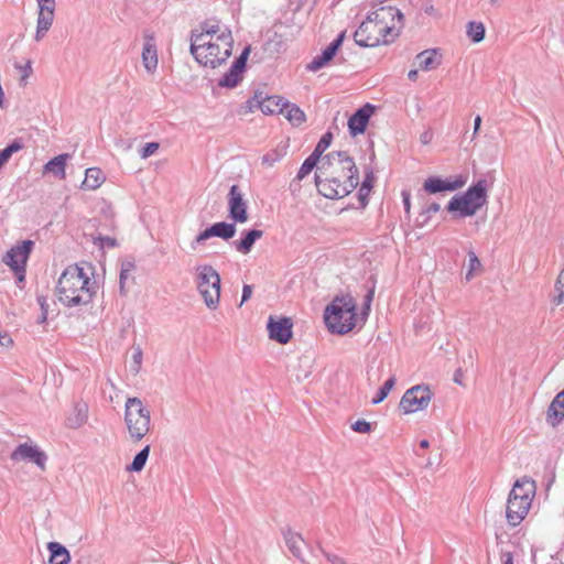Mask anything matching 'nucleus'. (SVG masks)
I'll use <instances>...</instances> for the list:
<instances>
[{"instance_id":"f257e3e1","label":"nucleus","mask_w":564,"mask_h":564,"mask_svg":"<svg viewBox=\"0 0 564 564\" xmlns=\"http://www.w3.org/2000/svg\"><path fill=\"white\" fill-rule=\"evenodd\" d=\"M317 192L328 199L350 194L359 184V172L354 159L346 151L324 155L315 172Z\"/></svg>"},{"instance_id":"f03ea898","label":"nucleus","mask_w":564,"mask_h":564,"mask_svg":"<svg viewBox=\"0 0 564 564\" xmlns=\"http://www.w3.org/2000/svg\"><path fill=\"white\" fill-rule=\"evenodd\" d=\"M56 290L58 300L67 307L87 305L96 294L95 282L90 284V279L77 264L68 265L63 271Z\"/></svg>"},{"instance_id":"7ed1b4c3","label":"nucleus","mask_w":564,"mask_h":564,"mask_svg":"<svg viewBox=\"0 0 564 564\" xmlns=\"http://www.w3.org/2000/svg\"><path fill=\"white\" fill-rule=\"evenodd\" d=\"M356 301L350 294L336 295L324 311V321L332 334L349 333L356 326Z\"/></svg>"},{"instance_id":"20e7f679","label":"nucleus","mask_w":564,"mask_h":564,"mask_svg":"<svg viewBox=\"0 0 564 564\" xmlns=\"http://www.w3.org/2000/svg\"><path fill=\"white\" fill-rule=\"evenodd\" d=\"M487 181L478 180L470 185L464 193L454 195L446 209L454 214V218H465L474 216L487 203Z\"/></svg>"},{"instance_id":"39448f33","label":"nucleus","mask_w":564,"mask_h":564,"mask_svg":"<svg viewBox=\"0 0 564 564\" xmlns=\"http://www.w3.org/2000/svg\"><path fill=\"white\" fill-rule=\"evenodd\" d=\"M124 423L133 443L140 442L151 427L150 410L137 397L128 398L124 404Z\"/></svg>"},{"instance_id":"423d86ee","label":"nucleus","mask_w":564,"mask_h":564,"mask_svg":"<svg viewBox=\"0 0 564 564\" xmlns=\"http://www.w3.org/2000/svg\"><path fill=\"white\" fill-rule=\"evenodd\" d=\"M219 43H205V47L197 51L198 64L216 68L224 64L232 53L234 39L231 31L226 29L217 36Z\"/></svg>"},{"instance_id":"0eeeda50","label":"nucleus","mask_w":564,"mask_h":564,"mask_svg":"<svg viewBox=\"0 0 564 564\" xmlns=\"http://www.w3.org/2000/svg\"><path fill=\"white\" fill-rule=\"evenodd\" d=\"M35 242L30 239L22 240L12 246L2 257V262L7 264L14 274L17 285L22 289L25 283L26 265L30 256L34 249Z\"/></svg>"},{"instance_id":"6e6552de","label":"nucleus","mask_w":564,"mask_h":564,"mask_svg":"<svg viewBox=\"0 0 564 564\" xmlns=\"http://www.w3.org/2000/svg\"><path fill=\"white\" fill-rule=\"evenodd\" d=\"M196 284L204 303L209 310H216L220 299V275L210 264L197 267Z\"/></svg>"},{"instance_id":"1a4fd4ad","label":"nucleus","mask_w":564,"mask_h":564,"mask_svg":"<svg viewBox=\"0 0 564 564\" xmlns=\"http://www.w3.org/2000/svg\"><path fill=\"white\" fill-rule=\"evenodd\" d=\"M433 397L432 391L426 384H417L405 391L401 401L400 408L404 413H414L424 410L430 404Z\"/></svg>"},{"instance_id":"9d476101","label":"nucleus","mask_w":564,"mask_h":564,"mask_svg":"<svg viewBox=\"0 0 564 564\" xmlns=\"http://www.w3.org/2000/svg\"><path fill=\"white\" fill-rule=\"evenodd\" d=\"M269 338L281 345L288 344L293 337V322L290 317L270 315L267 322Z\"/></svg>"},{"instance_id":"9b49d317","label":"nucleus","mask_w":564,"mask_h":564,"mask_svg":"<svg viewBox=\"0 0 564 564\" xmlns=\"http://www.w3.org/2000/svg\"><path fill=\"white\" fill-rule=\"evenodd\" d=\"M10 458L13 462L28 460L34 463L43 471L46 469L47 455L36 445L19 444L11 453Z\"/></svg>"},{"instance_id":"f8f14e48","label":"nucleus","mask_w":564,"mask_h":564,"mask_svg":"<svg viewBox=\"0 0 564 564\" xmlns=\"http://www.w3.org/2000/svg\"><path fill=\"white\" fill-rule=\"evenodd\" d=\"M467 183V176L457 175L454 177L442 178L440 176H430L424 181L423 189L429 194L443 192H454L462 188Z\"/></svg>"},{"instance_id":"ddd939ff","label":"nucleus","mask_w":564,"mask_h":564,"mask_svg":"<svg viewBox=\"0 0 564 564\" xmlns=\"http://www.w3.org/2000/svg\"><path fill=\"white\" fill-rule=\"evenodd\" d=\"M237 231L236 223L218 221L213 224L200 231L195 239L192 241V248L196 249L197 245L210 239L212 237H218L224 240H229L235 237Z\"/></svg>"},{"instance_id":"4468645a","label":"nucleus","mask_w":564,"mask_h":564,"mask_svg":"<svg viewBox=\"0 0 564 564\" xmlns=\"http://www.w3.org/2000/svg\"><path fill=\"white\" fill-rule=\"evenodd\" d=\"M247 202L237 184H234L228 193V213L229 218L235 223H246L248 220Z\"/></svg>"},{"instance_id":"2eb2a0df","label":"nucleus","mask_w":564,"mask_h":564,"mask_svg":"<svg viewBox=\"0 0 564 564\" xmlns=\"http://www.w3.org/2000/svg\"><path fill=\"white\" fill-rule=\"evenodd\" d=\"M39 4L35 41H41L51 29L56 8L55 0H36Z\"/></svg>"},{"instance_id":"dca6fc26","label":"nucleus","mask_w":564,"mask_h":564,"mask_svg":"<svg viewBox=\"0 0 564 564\" xmlns=\"http://www.w3.org/2000/svg\"><path fill=\"white\" fill-rule=\"evenodd\" d=\"M376 110V106L367 102L358 108L348 119V131L356 137L366 131L368 122Z\"/></svg>"},{"instance_id":"f3484780","label":"nucleus","mask_w":564,"mask_h":564,"mask_svg":"<svg viewBox=\"0 0 564 564\" xmlns=\"http://www.w3.org/2000/svg\"><path fill=\"white\" fill-rule=\"evenodd\" d=\"M219 31V25L217 21L212 22L210 20H206L200 23L199 30H192L191 32V45H189V52L192 56L195 59H198L197 57V51H200V48L205 47V43H200L203 37L205 35H214L217 34Z\"/></svg>"},{"instance_id":"a211bd4d","label":"nucleus","mask_w":564,"mask_h":564,"mask_svg":"<svg viewBox=\"0 0 564 564\" xmlns=\"http://www.w3.org/2000/svg\"><path fill=\"white\" fill-rule=\"evenodd\" d=\"M531 506H525V502L514 496L508 497L506 506L507 521L511 527L519 525L529 512Z\"/></svg>"},{"instance_id":"6ab92c4d","label":"nucleus","mask_w":564,"mask_h":564,"mask_svg":"<svg viewBox=\"0 0 564 564\" xmlns=\"http://www.w3.org/2000/svg\"><path fill=\"white\" fill-rule=\"evenodd\" d=\"M388 35V26H380L371 29L367 28L366 32L364 33L362 37H359L356 35V32L354 33V40L355 43L361 47H375L378 46L380 43L387 44Z\"/></svg>"},{"instance_id":"aec40b11","label":"nucleus","mask_w":564,"mask_h":564,"mask_svg":"<svg viewBox=\"0 0 564 564\" xmlns=\"http://www.w3.org/2000/svg\"><path fill=\"white\" fill-rule=\"evenodd\" d=\"M144 36V45L142 50V62L144 68L152 73L155 70L158 66V50L155 44V36L153 32L145 30L143 33Z\"/></svg>"},{"instance_id":"412c9836","label":"nucleus","mask_w":564,"mask_h":564,"mask_svg":"<svg viewBox=\"0 0 564 564\" xmlns=\"http://www.w3.org/2000/svg\"><path fill=\"white\" fill-rule=\"evenodd\" d=\"M535 490V481L528 477H522L516 480L509 495L524 501L525 506H531Z\"/></svg>"},{"instance_id":"4be33fe9","label":"nucleus","mask_w":564,"mask_h":564,"mask_svg":"<svg viewBox=\"0 0 564 564\" xmlns=\"http://www.w3.org/2000/svg\"><path fill=\"white\" fill-rule=\"evenodd\" d=\"M282 535L292 555L296 557L300 562L305 564L306 561L301 550V544L305 542L303 536L300 533L292 531L290 527L282 530Z\"/></svg>"},{"instance_id":"5701e85b","label":"nucleus","mask_w":564,"mask_h":564,"mask_svg":"<svg viewBox=\"0 0 564 564\" xmlns=\"http://www.w3.org/2000/svg\"><path fill=\"white\" fill-rule=\"evenodd\" d=\"M564 420V389L552 400L546 412V421L556 426Z\"/></svg>"},{"instance_id":"b1692460","label":"nucleus","mask_w":564,"mask_h":564,"mask_svg":"<svg viewBox=\"0 0 564 564\" xmlns=\"http://www.w3.org/2000/svg\"><path fill=\"white\" fill-rule=\"evenodd\" d=\"M263 236V231L260 229H249L242 232L239 240L234 241V247L238 252L247 254L251 251L254 242Z\"/></svg>"},{"instance_id":"393cba45","label":"nucleus","mask_w":564,"mask_h":564,"mask_svg":"<svg viewBox=\"0 0 564 564\" xmlns=\"http://www.w3.org/2000/svg\"><path fill=\"white\" fill-rule=\"evenodd\" d=\"M386 7L380 6V8L372 10L368 13L365 21L361 22L359 28L356 30V35L359 37L364 36V33L366 32L367 28L375 29L380 26H388V24L384 23V17L380 15V11H384Z\"/></svg>"},{"instance_id":"a878e982","label":"nucleus","mask_w":564,"mask_h":564,"mask_svg":"<svg viewBox=\"0 0 564 564\" xmlns=\"http://www.w3.org/2000/svg\"><path fill=\"white\" fill-rule=\"evenodd\" d=\"M417 66L421 70H432L441 65V56L437 57V51L435 48L425 50L419 53L415 57Z\"/></svg>"},{"instance_id":"bb28decb","label":"nucleus","mask_w":564,"mask_h":564,"mask_svg":"<svg viewBox=\"0 0 564 564\" xmlns=\"http://www.w3.org/2000/svg\"><path fill=\"white\" fill-rule=\"evenodd\" d=\"M285 106L288 101L283 97L263 95L261 111L264 115L284 113Z\"/></svg>"},{"instance_id":"cd10ccee","label":"nucleus","mask_w":564,"mask_h":564,"mask_svg":"<svg viewBox=\"0 0 564 564\" xmlns=\"http://www.w3.org/2000/svg\"><path fill=\"white\" fill-rule=\"evenodd\" d=\"M243 73L245 69L232 63L228 72L218 80V86L224 88L237 87L243 78Z\"/></svg>"},{"instance_id":"c85d7f7f","label":"nucleus","mask_w":564,"mask_h":564,"mask_svg":"<svg viewBox=\"0 0 564 564\" xmlns=\"http://www.w3.org/2000/svg\"><path fill=\"white\" fill-rule=\"evenodd\" d=\"M47 550L50 551V564H68L70 561V555L68 550L58 542H50L47 544Z\"/></svg>"},{"instance_id":"c756f323","label":"nucleus","mask_w":564,"mask_h":564,"mask_svg":"<svg viewBox=\"0 0 564 564\" xmlns=\"http://www.w3.org/2000/svg\"><path fill=\"white\" fill-rule=\"evenodd\" d=\"M106 180L104 172L99 167H89L85 172V178L82 183L83 189H97Z\"/></svg>"},{"instance_id":"7c9ffc66","label":"nucleus","mask_w":564,"mask_h":564,"mask_svg":"<svg viewBox=\"0 0 564 564\" xmlns=\"http://www.w3.org/2000/svg\"><path fill=\"white\" fill-rule=\"evenodd\" d=\"M88 419V406L86 403H76L73 413L67 417L66 424L69 429L83 426Z\"/></svg>"},{"instance_id":"2f4dec72","label":"nucleus","mask_w":564,"mask_h":564,"mask_svg":"<svg viewBox=\"0 0 564 564\" xmlns=\"http://www.w3.org/2000/svg\"><path fill=\"white\" fill-rule=\"evenodd\" d=\"M68 158L69 154L63 153L51 159L44 165V172L52 173L54 176H57L59 178H65V166Z\"/></svg>"},{"instance_id":"473e14b6","label":"nucleus","mask_w":564,"mask_h":564,"mask_svg":"<svg viewBox=\"0 0 564 564\" xmlns=\"http://www.w3.org/2000/svg\"><path fill=\"white\" fill-rule=\"evenodd\" d=\"M441 209V206L438 203L433 202L424 207H422L421 212L419 213L417 217L415 218L414 225L417 228H423L426 226L432 217V215L438 213Z\"/></svg>"},{"instance_id":"72a5a7b5","label":"nucleus","mask_w":564,"mask_h":564,"mask_svg":"<svg viewBox=\"0 0 564 564\" xmlns=\"http://www.w3.org/2000/svg\"><path fill=\"white\" fill-rule=\"evenodd\" d=\"M150 455V445H145L141 451H139L134 457L131 464L126 466V470L130 473H139L141 471L149 458Z\"/></svg>"},{"instance_id":"f704fd0d","label":"nucleus","mask_w":564,"mask_h":564,"mask_svg":"<svg viewBox=\"0 0 564 564\" xmlns=\"http://www.w3.org/2000/svg\"><path fill=\"white\" fill-rule=\"evenodd\" d=\"M284 109H286L285 118L292 123V126L299 127L306 120L304 111L295 104H290L288 101V106H285Z\"/></svg>"},{"instance_id":"c9c22d12","label":"nucleus","mask_w":564,"mask_h":564,"mask_svg":"<svg viewBox=\"0 0 564 564\" xmlns=\"http://www.w3.org/2000/svg\"><path fill=\"white\" fill-rule=\"evenodd\" d=\"M24 148V142L21 138L14 139L10 144H8L4 149L0 150V170L3 167L6 163L11 159L12 154L22 150Z\"/></svg>"},{"instance_id":"e433bc0d","label":"nucleus","mask_w":564,"mask_h":564,"mask_svg":"<svg viewBox=\"0 0 564 564\" xmlns=\"http://www.w3.org/2000/svg\"><path fill=\"white\" fill-rule=\"evenodd\" d=\"M345 40V31L340 32L335 40H333L323 51L322 56L329 63L335 55L337 54L338 50L343 45V42Z\"/></svg>"},{"instance_id":"4c0bfd02","label":"nucleus","mask_w":564,"mask_h":564,"mask_svg":"<svg viewBox=\"0 0 564 564\" xmlns=\"http://www.w3.org/2000/svg\"><path fill=\"white\" fill-rule=\"evenodd\" d=\"M466 28V34L474 43H479L485 39L486 29L481 22L470 21Z\"/></svg>"},{"instance_id":"58836bf2","label":"nucleus","mask_w":564,"mask_h":564,"mask_svg":"<svg viewBox=\"0 0 564 564\" xmlns=\"http://www.w3.org/2000/svg\"><path fill=\"white\" fill-rule=\"evenodd\" d=\"M322 160L317 159L315 155L313 154H310L305 160L304 162L302 163L299 172H297V175H296V178L297 180H303L306 175H308L315 167L317 169V166L321 164Z\"/></svg>"},{"instance_id":"ea45409f","label":"nucleus","mask_w":564,"mask_h":564,"mask_svg":"<svg viewBox=\"0 0 564 564\" xmlns=\"http://www.w3.org/2000/svg\"><path fill=\"white\" fill-rule=\"evenodd\" d=\"M372 173H367L358 191V198L361 204V207H365L368 203L367 197L372 188Z\"/></svg>"},{"instance_id":"a19ab883","label":"nucleus","mask_w":564,"mask_h":564,"mask_svg":"<svg viewBox=\"0 0 564 564\" xmlns=\"http://www.w3.org/2000/svg\"><path fill=\"white\" fill-rule=\"evenodd\" d=\"M286 153V145L278 147L276 149H273L265 153L262 156V164H265L268 166H272L274 163L280 161Z\"/></svg>"},{"instance_id":"79ce46f5","label":"nucleus","mask_w":564,"mask_h":564,"mask_svg":"<svg viewBox=\"0 0 564 564\" xmlns=\"http://www.w3.org/2000/svg\"><path fill=\"white\" fill-rule=\"evenodd\" d=\"M332 141H333L332 132L328 131V132L324 133L311 154H313L317 159L322 160L324 158L323 153L330 145Z\"/></svg>"},{"instance_id":"37998d69","label":"nucleus","mask_w":564,"mask_h":564,"mask_svg":"<svg viewBox=\"0 0 564 564\" xmlns=\"http://www.w3.org/2000/svg\"><path fill=\"white\" fill-rule=\"evenodd\" d=\"M351 430L360 434H369L377 427V422H368L366 420H357L350 425Z\"/></svg>"},{"instance_id":"c03bdc74","label":"nucleus","mask_w":564,"mask_h":564,"mask_svg":"<svg viewBox=\"0 0 564 564\" xmlns=\"http://www.w3.org/2000/svg\"><path fill=\"white\" fill-rule=\"evenodd\" d=\"M395 20H397V23H393V25H390V42L400 35V32L403 28L404 17L401 13V11L398 9L395 10V14L392 15V21L394 22Z\"/></svg>"},{"instance_id":"a18cd8bd","label":"nucleus","mask_w":564,"mask_h":564,"mask_svg":"<svg viewBox=\"0 0 564 564\" xmlns=\"http://www.w3.org/2000/svg\"><path fill=\"white\" fill-rule=\"evenodd\" d=\"M262 97H263V93L260 90H256L254 95L252 97H250L243 106L246 108V112L253 111L254 109L261 110Z\"/></svg>"},{"instance_id":"49530a36","label":"nucleus","mask_w":564,"mask_h":564,"mask_svg":"<svg viewBox=\"0 0 564 564\" xmlns=\"http://www.w3.org/2000/svg\"><path fill=\"white\" fill-rule=\"evenodd\" d=\"M316 546L330 564H347L341 556L326 551L321 541L316 542Z\"/></svg>"},{"instance_id":"de8ad7c7","label":"nucleus","mask_w":564,"mask_h":564,"mask_svg":"<svg viewBox=\"0 0 564 564\" xmlns=\"http://www.w3.org/2000/svg\"><path fill=\"white\" fill-rule=\"evenodd\" d=\"M554 305L564 303V281L557 276L555 282V295L552 299Z\"/></svg>"},{"instance_id":"09e8293b","label":"nucleus","mask_w":564,"mask_h":564,"mask_svg":"<svg viewBox=\"0 0 564 564\" xmlns=\"http://www.w3.org/2000/svg\"><path fill=\"white\" fill-rule=\"evenodd\" d=\"M94 243L99 245L100 247L107 246L108 248H115L118 246V241L116 238L102 235H98L97 237H95Z\"/></svg>"},{"instance_id":"8fccbe9b","label":"nucleus","mask_w":564,"mask_h":564,"mask_svg":"<svg viewBox=\"0 0 564 564\" xmlns=\"http://www.w3.org/2000/svg\"><path fill=\"white\" fill-rule=\"evenodd\" d=\"M327 61L323 58L322 54L316 55L306 66V68L311 72H317L321 68L325 67L327 65Z\"/></svg>"},{"instance_id":"3c124183","label":"nucleus","mask_w":564,"mask_h":564,"mask_svg":"<svg viewBox=\"0 0 564 564\" xmlns=\"http://www.w3.org/2000/svg\"><path fill=\"white\" fill-rule=\"evenodd\" d=\"M468 258H469V270L468 272L466 273V279L467 280H470V278L473 276V271L477 268H479L481 265L478 257L476 256V253L470 250L468 252Z\"/></svg>"},{"instance_id":"603ef678","label":"nucleus","mask_w":564,"mask_h":564,"mask_svg":"<svg viewBox=\"0 0 564 564\" xmlns=\"http://www.w3.org/2000/svg\"><path fill=\"white\" fill-rule=\"evenodd\" d=\"M160 144L158 142H148L145 143L142 149L140 150V155L142 159H148L149 156H151L152 154H154L158 149H159Z\"/></svg>"},{"instance_id":"864d4df0","label":"nucleus","mask_w":564,"mask_h":564,"mask_svg":"<svg viewBox=\"0 0 564 564\" xmlns=\"http://www.w3.org/2000/svg\"><path fill=\"white\" fill-rule=\"evenodd\" d=\"M17 67L19 69H21L22 72V75H21V78H20V85L21 86H25L26 85V78L32 74L33 69H32V62L31 61H28L26 64L24 66H21V65H17Z\"/></svg>"},{"instance_id":"5fc2aeb1","label":"nucleus","mask_w":564,"mask_h":564,"mask_svg":"<svg viewBox=\"0 0 564 564\" xmlns=\"http://www.w3.org/2000/svg\"><path fill=\"white\" fill-rule=\"evenodd\" d=\"M249 54H250V46H246L242 50L241 54L232 63L246 70Z\"/></svg>"},{"instance_id":"6e6d98bb","label":"nucleus","mask_w":564,"mask_h":564,"mask_svg":"<svg viewBox=\"0 0 564 564\" xmlns=\"http://www.w3.org/2000/svg\"><path fill=\"white\" fill-rule=\"evenodd\" d=\"M388 397V380H386L379 388L377 395L372 399V404L382 402Z\"/></svg>"},{"instance_id":"4d7b16f0","label":"nucleus","mask_w":564,"mask_h":564,"mask_svg":"<svg viewBox=\"0 0 564 564\" xmlns=\"http://www.w3.org/2000/svg\"><path fill=\"white\" fill-rule=\"evenodd\" d=\"M401 196H402L404 212H405L406 216H409L410 209H411V192L409 189H403L401 192Z\"/></svg>"},{"instance_id":"13d9d810","label":"nucleus","mask_w":564,"mask_h":564,"mask_svg":"<svg viewBox=\"0 0 564 564\" xmlns=\"http://www.w3.org/2000/svg\"><path fill=\"white\" fill-rule=\"evenodd\" d=\"M132 359L134 364V371L138 372L142 362V350L139 346L133 348Z\"/></svg>"},{"instance_id":"bf43d9fd","label":"nucleus","mask_w":564,"mask_h":564,"mask_svg":"<svg viewBox=\"0 0 564 564\" xmlns=\"http://www.w3.org/2000/svg\"><path fill=\"white\" fill-rule=\"evenodd\" d=\"M129 274H130L129 272H123V271L120 270L119 290H120V294L121 295H126L127 294L126 281L129 278Z\"/></svg>"},{"instance_id":"052dcab7","label":"nucleus","mask_w":564,"mask_h":564,"mask_svg":"<svg viewBox=\"0 0 564 564\" xmlns=\"http://www.w3.org/2000/svg\"><path fill=\"white\" fill-rule=\"evenodd\" d=\"M134 269H135V264H134L133 259H124L121 262V268H120L121 271L131 273Z\"/></svg>"},{"instance_id":"680f3d73","label":"nucleus","mask_w":564,"mask_h":564,"mask_svg":"<svg viewBox=\"0 0 564 564\" xmlns=\"http://www.w3.org/2000/svg\"><path fill=\"white\" fill-rule=\"evenodd\" d=\"M251 295H252V285L245 284L242 288L241 302H240L239 306H241L245 302H247L251 297Z\"/></svg>"},{"instance_id":"e2e57ef3","label":"nucleus","mask_w":564,"mask_h":564,"mask_svg":"<svg viewBox=\"0 0 564 564\" xmlns=\"http://www.w3.org/2000/svg\"><path fill=\"white\" fill-rule=\"evenodd\" d=\"M36 300H37V303H39V305L41 307V312H46L47 313L48 312V304H47L46 296L39 295Z\"/></svg>"},{"instance_id":"0e129e2a","label":"nucleus","mask_w":564,"mask_h":564,"mask_svg":"<svg viewBox=\"0 0 564 564\" xmlns=\"http://www.w3.org/2000/svg\"><path fill=\"white\" fill-rule=\"evenodd\" d=\"M423 11H424V13H425V14H427V15H436V14H437L436 9H435V8H434V6H433V4H431V3L425 4V6L423 7Z\"/></svg>"},{"instance_id":"69168bd1","label":"nucleus","mask_w":564,"mask_h":564,"mask_svg":"<svg viewBox=\"0 0 564 564\" xmlns=\"http://www.w3.org/2000/svg\"><path fill=\"white\" fill-rule=\"evenodd\" d=\"M462 377H463V370L460 368H458L454 373V382L459 386H463Z\"/></svg>"},{"instance_id":"338daca9","label":"nucleus","mask_w":564,"mask_h":564,"mask_svg":"<svg viewBox=\"0 0 564 564\" xmlns=\"http://www.w3.org/2000/svg\"><path fill=\"white\" fill-rule=\"evenodd\" d=\"M503 557V562L502 564H513V556H512V553L510 552H507L502 555Z\"/></svg>"},{"instance_id":"774afa93","label":"nucleus","mask_w":564,"mask_h":564,"mask_svg":"<svg viewBox=\"0 0 564 564\" xmlns=\"http://www.w3.org/2000/svg\"><path fill=\"white\" fill-rule=\"evenodd\" d=\"M480 124H481V117L478 115V116H476V118L474 120V134H476L478 132V130L480 129Z\"/></svg>"}]
</instances>
